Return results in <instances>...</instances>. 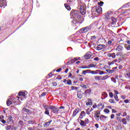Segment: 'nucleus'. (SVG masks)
Instances as JSON below:
<instances>
[{"mask_svg": "<svg viewBox=\"0 0 130 130\" xmlns=\"http://www.w3.org/2000/svg\"><path fill=\"white\" fill-rule=\"evenodd\" d=\"M52 110L53 113H56V112H58V109L55 107H54Z\"/></svg>", "mask_w": 130, "mask_h": 130, "instance_id": "obj_24", "label": "nucleus"}, {"mask_svg": "<svg viewBox=\"0 0 130 130\" xmlns=\"http://www.w3.org/2000/svg\"><path fill=\"white\" fill-rule=\"evenodd\" d=\"M65 8L68 10V11H71V7L69 6L68 4H64Z\"/></svg>", "mask_w": 130, "mask_h": 130, "instance_id": "obj_29", "label": "nucleus"}, {"mask_svg": "<svg viewBox=\"0 0 130 130\" xmlns=\"http://www.w3.org/2000/svg\"><path fill=\"white\" fill-rule=\"evenodd\" d=\"M54 72H55V70H53L51 73H50L48 76L49 77V78H51V77H52L53 75L52 74H53Z\"/></svg>", "mask_w": 130, "mask_h": 130, "instance_id": "obj_41", "label": "nucleus"}, {"mask_svg": "<svg viewBox=\"0 0 130 130\" xmlns=\"http://www.w3.org/2000/svg\"><path fill=\"white\" fill-rule=\"evenodd\" d=\"M109 95L110 98H113V93L112 92H109Z\"/></svg>", "mask_w": 130, "mask_h": 130, "instance_id": "obj_46", "label": "nucleus"}, {"mask_svg": "<svg viewBox=\"0 0 130 130\" xmlns=\"http://www.w3.org/2000/svg\"><path fill=\"white\" fill-rule=\"evenodd\" d=\"M126 48L127 50H130V45H129Z\"/></svg>", "mask_w": 130, "mask_h": 130, "instance_id": "obj_64", "label": "nucleus"}, {"mask_svg": "<svg viewBox=\"0 0 130 130\" xmlns=\"http://www.w3.org/2000/svg\"><path fill=\"white\" fill-rule=\"evenodd\" d=\"M97 107L100 110H102V109L104 108V104L101 103L99 104L97 106Z\"/></svg>", "mask_w": 130, "mask_h": 130, "instance_id": "obj_12", "label": "nucleus"}, {"mask_svg": "<svg viewBox=\"0 0 130 130\" xmlns=\"http://www.w3.org/2000/svg\"><path fill=\"white\" fill-rule=\"evenodd\" d=\"M80 124L81 126H87L86 123L85 122V121H84L83 120H81Z\"/></svg>", "mask_w": 130, "mask_h": 130, "instance_id": "obj_20", "label": "nucleus"}, {"mask_svg": "<svg viewBox=\"0 0 130 130\" xmlns=\"http://www.w3.org/2000/svg\"><path fill=\"white\" fill-rule=\"evenodd\" d=\"M4 116H0V121L1 122H2V123H6V120L4 119Z\"/></svg>", "mask_w": 130, "mask_h": 130, "instance_id": "obj_23", "label": "nucleus"}, {"mask_svg": "<svg viewBox=\"0 0 130 130\" xmlns=\"http://www.w3.org/2000/svg\"><path fill=\"white\" fill-rule=\"evenodd\" d=\"M22 111H24V112H29L30 110L27 109L26 108H23L22 109Z\"/></svg>", "mask_w": 130, "mask_h": 130, "instance_id": "obj_38", "label": "nucleus"}, {"mask_svg": "<svg viewBox=\"0 0 130 130\" xmlns=\"http://www.w3.org/2000/svg\"><path fill=\"white\" fill-rule=\"evenodd\" d=\"M129 119H130V116L129 115L126 116V120H127L128 121H129Z\"/></svg>", "mask_w": 130, "mask_h": 130, "instance_id": "obj_51", "label": "nucleus"}, {"mask_svg": "<svg viewBox=\"0 0 130 130\" xmlns=\"http://www.w3.org/2000/svg\"><path fill=\"white\" fill-rule=\"evenodd\" d=\"M114 98H115L116 101H119V100L118 99V96H117V94H114Z\"/></svg>", "mask_w": 130, "mask_h": 130, "instance_id": "obj_35", "label": "nucleus"}, {"mask_svg": "<svg viewBox=\"0 0 130 130\" xmlns=\"http://www.w3.org/2000/svg\"><path fill=\"white\" fill-rule=\"evenodd\" d=\"M98 4L99 6H100V7H102V6H103V4L104 3L102 2H99Z\"/></svg>", "mask_w": 130, "mask_h": 130, "instance_id": "obj_48", "label": "nucleus"}, {"mask_svg": "<svg viewBox=\"0 0 130 130\" xmlns=\"http://www.w3.org/2000/svg\"><path fill=\"white\" fill-rule=\"evenodd\" d=\"M96 107H97V105L96 104H93L92 108H95Z\"/></svg>", "mask_w": 130, "mask_h": 130, "instance_id": "obj_63", "label": "nucleus"}, {"mask_svg": "<svg viewBox=\"0 0 130 130\" xmlns=\"http://www.w3.org/2000/svg\"><path fill=\"white\" fill-rule=\"evenodd\" d=\"M81 69H89L88 66H82Z\"/></svg>", "mask_w": 130, "mask_h": 130, "instance_id": "obj_58", "label": "nucleus"}, {"mask_svg": "<svg viewBox=\"0 0 130 130\" xmlns=\"http://www.w3.org/2000/svg\"><path fill=\"white\" fill-rule=\"evenodd\" d=\"M86 114H88V115H90V112L88 109L87 110H86Z\"/></svg>", "mask_w": 130, "mask_h": 130, "instance_id": "obj_53", "label": "nucleus"}, {"mask_svg": "<svg viewBox=\"0 0 130 130\" xmlns=\"http://www.w3.org/2000/svg\"><path fill=\"white\" fill-rule=\"evenodd\" d=\"M105 45H98L96 47L97 50H102L103 48H105Z\"/></svg>", "mask_w": 130, "mask_h": 130, "instance_id": "obj_10", "label": "nucleus"}, {"mask_svg": "<svg viewBox=\"0 0 130 130\" xmlns=\"http://www.w3.org/2000/svg\"><path fill=\"white\" fill-rule=\"evenodd\" d=\"M94 117L97 121H99V117L100 119V116H94Z\"/></svg>", "mask_w": 130, "mask_h": 130, "instance_id": "obj_45", "label": "nucleus"}, {"mask_svg": "<svg viewBox=\"0 0 130 130\" xmlns=\"http://www.w3.org/2000/svg\"><path fill=\"white\" fill-rule=\"evenodd\" d=\"M18 95L19 96V97H18V98L20 99H21V98H26V96H27V91H20L18 93Z\"/></svg>", "mask_w": 130, "mask_h": 130, "instance_id": "obj_5", "label": "nucleus"}, {"mask_svg": "<svg viewBox=\"0 0 130 130\" xmlns=\"http://www.w3.org/2000/svg\"><path fill=\"white\" fill-rule=\"evenodd\" d=\"M68 4H71V3H73L74 2H75V0H68Z\"/></svg>", "mask_w": 130, "mask_h": 130, "instance_id": "obj_55", "label": "nucleus"}, {"mask_svg": "<svg viewBox=\"0 0 130 130\" xmlns=\"http://www.w3.org/2000/svg\"><path fill=\"white\" fill-rule=\"evenodd\" d=\"M104 75V72L100 70H96V75Z\"/></svg>", "mask_w": 130, "mask_h": 130, "instance_id": "obj_16", "label": "nucleus"}, {"mask_svg": "<svg viewBox=\"0 0 130 130\" xmlns=\"http://www.w3.org/2000/svg\"><path fill=\"white\" fill-rule=\"evenodd\" d=\"M67 84L68 85H72V80L69 79L67 80Z\"/></svg>", "mask_w": 130, "mask_h": 130, "instance_id": "obj_43", "label": "nucleus"}, {"mask_svg": "<svg viewBox=\"0 0 130 130\" xmlns=\"http://www.w3.org/2000/svg\"><path fill=\"white\" fill-rule=\"evenodd\" d=\"M78 9L82 15H85L86 14V6L80 5L78 6Z\"/></svg>", "mask_w": 130, "mask_h": 130, "instance_id": "obj_4", "label": "nucleus"}, {"mask_svg": "<svg viewBox=\"0 0 130 130\" xmlns=\"http://www.w3.org/2000/svg\"><path fill=\"white\" fill-rule=\"evenodd\" d=\"M6 130H12V126L11 125H8L6 127Z\"/></svg>", "mask_w": 130, "mask_h": 130, "instance_id": "obj_34", "label": "nucleus"}, {"mask_svg": "<svg viewBox=\"0 0 130 130\" xmlns=\"http://www.w3.org/2000/svg\"><path fill=\"white\" fill-rule=\"evenodd\" d=\"M96 64L93 63H91L88 65V69H91V68H95Z\"/></svg>", "mask_w": 130, "mask_h": 130, "instance_id": "obj_25", "label": "nucleus"}, {"mask_svg": "<svg viewBox=\"0 0 130 130\" xmlns=\"http://www.w3.org/2000/svg\"><path fill=\"white\" fill-rule=\"evenodd\" d=\"M45 114H47V115H49V111L48 109L46 108V111H45Z\"/></svg>", "mask_w": 130, "mask_h": 130, "instance_id": "obj_39", "label": "nucleus"}, {"mask_svg": "<svg viewBox=\"0 0 130 130\" xmlns=\"http://www.w3.org/2000/svg\"><path fill=\"white\" fill-rule=\"evenodd\" d=\"M127 7H130V2L127 3L126 4H125L123 6V8H124V9H126V8H127Z\"/></svg>", "mask_w": 130, "mask_h": 130, "instance_id": "obj_30", "label": "nucleus"}, {"mask_svg": "<svg viewBox=\"0 0 130 130\" xmlns=\"http://www.w3.org/2000/svg\"><path fill=\"white\" fill-rule=\"evenodd\" d=\"M111 16H112V12L108 11L107 13L106 14L105 18L107 19L108 20H109V19H110V18L112 17Z\"/></svg>", "mask_w": 130, "mask_h": 130, "instance_id": "obj_9", "label": "nucleus"}, {"mask_svg": "<svg viewBox=\"0 0 130 130\" xmlns=\"http://www.w3.org/2000/svg\"><path fill=\"white\" fill-rule=\"evenodd\" d=\"M100 115V111H96L94 113V116H98Z\"/></svg>", "mask_w": 130, "mask_h": 130, "instance_id": "obj_31", "label": "nucleus"}, {"mask_svg": "<svg viewBox=\"0 0 130 130\" xmlns=\"http://www.w3.org/2000/svg\"><path fill=\"white\" fill-rule=\"evenodd\" d=\"M115 49L117 51H119L120 52H121V51H122L123 50V47H122V46L120 45H118L115 47Z\"/></svg>", "mask_w": 130, "mask_h": 130, "instance_id": "obj_8", "label": "nucleus"}, {"mask_svg": "<svg viewBox=\"0 0 130 130\" xmlns=\"http://www.w3.org/2000/svg\"><path fill=\"white\" fill-rule=\"evenodd\" d=\"M108 44L109 46H111V44H112V41H111V40H109L108 42Z\"/></svg>", "mask_w": 130, "mask_h": 130, "instance_id": "obj_50", "label": "nucleus"}, {"mask_svg": "<svg viewBox=\"0 0 130 130\" xmlns=\"http://www.w3.org/2000/svg\"><path fill=\"white\" fill-rule=\"evenodd\" d=\"M127 115V114L126 113V112H125L123 113L122 116L123 117H124L125 116H126Z\"/></svg>", "mask_w": 130, "mask_h": 130, "instance_id": "obj_57", "label": "nucleus"}, {"mask_svg": "<svg viewBox=\"0 0 130 130\" xmlns=\"http://www.w3.org/2000/svg\"><path fill=\"white\" fill-rule=\"evenodd\" d=\"M91 92H92V90H91V89H87L85 91L84 94H85L86 95H89L91 94Z\"/></svg>", "mask_w": 130, "mask_h": 130, "instance_id": "obj_22", "label": "nucleus"}, {"mask_svg": "<svg viewBox=\"0 0 130 130\" xmlns=\"http://www.w3.org/2000/svg\"><path fill=\"white\" fill-rule=\"evenodd\" d=\"M88 72H91L90 70H87L85 71H82V75H86V74H87V73H88Z\"/></svg>", "mask_w": 130, "mask_h": 130, "instance_id": "obj_32", "label": "nucleus"}, {"mask_svg": "<svg viewBox=\"0 0 130 130\" xmlns=\"http://www.w3.org/2000/svg\"><path fill=\"white\" fill-rule=\"evenodd\" d=\"M81 60V58H80V57H75L74 59H71V62L74 63V62H76V61H77V60Z\"/></svg>", "mask_w": 130, "mask_h": 130, "instance_id": "obj_17", "label": "nucleus"}, {"mask_svg": "<svg viewBox=\"0 0 130 130\" xmlns=\"http://www.w3.org/2000/svg\"><path fill=\"white\" fill-rule=\"evenodd\" d=\"M104 112H105V113H109V112H110V111H109V110L108 109H105L104 110Z\"/></svg>", "mask_w": 130, "mask_h": 130, "instance_id": "obj_44", "label": "nucleus"}, {"mask_svg": "<svg viewBox=\"0 0 130 130\" xmlns=\"http://www.w3.org/2000/svg\"><path fill=\"white\" fill-rule=\"evenodd\" d=\"M79 112H80V110L79 109H75L73 113V116L75 117L76 116V115H77V114H78V113H79Z\"/></svg>", "mask_w": 130, "mask_h": 130, "instance_id": "obj_14", "label": "nucleus"}, {"mask_svg": "<svg viewBox=\"0 0 130 130\" xmlns=\"http://www.w3.org/2000/svg\"><path fill=\"white\" fill-rule=\"evenodd\" d=\"M6 122L7 123H8V124H12L13 122H14V120L13 119V117H12V116L10 115L8 116Z\"/></svg>", "mask_w": 130, "mask_h": 130, "instance_id": "obj_6", "label": "nucleus"}, {"mask_svg": "<svg viewBox=\"0 0 130 130\" xmlns=\"http://www.w3.org/2000/svg\"><path fill=\"white\" fill-rule=\"evenodd\" d=\"M71 16H72L73 18L72 22L75 25H78V24H82L84 21V18L81 17V15L78 14L76 11L71 12Z\"/></svg>", "mask_w": 130, "mask_h": 130, "instance_id": "obj_1", "label": "nucleus"}, {"mask_svg": "<svg viewBox=\"0 0 130 130\" xmlns=\"http://www.w3.org/2000/svg\"><path fill=\"white\" fill-rule=\"evenodd\" d=\"M91 28H92L91 25L83 27L80 29L79 32L80 33H86V32H88L91 30Z\"/></svg>", "mask_w": 130, "mask_h": 130, "instance_id": "obj_3", "label": "nucleus"}, {"mask_svg": "<svg viewBox=\"0 0 130 130\" xmlns=\"http://www.w3.org/2000/svg\"><path fill=\"white\" fill-rule=\"evenodd\" d=\"M92 14L94 15H100L102 14V8L101 7H94L91 9Z\"/></svg>", "mask_w": 130, "mask_h": 130, "instance_id": "obj_2", "label": "nucleus"}, {"mask_svg": "<svg viewBox=\"0 0 130 130\" xmlns=\"http://www.w3.org/2000/svg\"><path fill=\"white\" fill-rule=\"evenodd\" d=\"M52 122V120L50 119L48 122H46L45 124H44V127H46L47 126H49L50 125V123Z\"/></svg>", "mask_w": 130, "mask_h": 130, "instance_id": "obj_13", "label": "nucleus"}, {"mask_svg": "<svg viewBox=\"0 0 130 130\" xmlns=\"http://www.w3.org/2000/svg\"><path fill=\"white\" fill-rule=\"evenodd\" d=\"M13 104V102H12L10 99H9L7 102V106H10Z\"/></svg>", "mask_w": 130, "mask_h": 130, "instance_id": "obj_26", "label": "nucleus"}, {"mask_svg": "<svg viewBox=\"0 0 130 130\" xmlns=\"http://www.w3.org/2000/svg\"><path fill=\"white\" fill-rule=\"evenodd\" d=\"M107 79H108V76L106 75V76H104L103 77H102V81H104V80H106Z\"/></svg>", "mask_w": 130, "mask_h": 130, "instance_id": "obj_40", "label": "nucleus"}, {"mask_svg": "<svg viewBox=\"0 0 130 130\" xmlns=\"http://www.w3.org/2000/svg\"><path fill=\"white\" fill-rule=\"evenodd\" d=\"M124 102L125 103H128V102H129V101L128 99H126L124 101Z\"/></svg>", "mask_w": 130, "mask_h": 130, "instance_id": "obj_62", "label": "nucleus"}, {"mask_svg": "<svg viewBox=\"0 0 130 130\" xmlns=\"http://www.w3.org/2000/svg\"><path fill=\"white\" fill-rule=\"evenodd\" d=\"M85 121L86 124H88V123H89L90 122V121H89V119L88 118H86L85 119Z\"/></svg>", "mask_w": 130, "mask_h": 130, "instance_id": "obj_49", "label": "nucleus"}, {"mask_svg": "<svg viewBox=\"0 0 130 130\" xmlns=\"http://www.w3.org/2000/svg\"><path fill=\"white\" fill-rule=\"evenodd\" d=\"M54 107V106H50L49 107V109H51V110H52V109H53V108Z\"/></svg>", "mask_w": 130, "mask_h": 130, "instance_id": "obj_59", "label": "nucleus"}, {"mask_svg": "<svg viewBox=\"0 0 130 130\" xmlns=\"http://www.w3.org/2000/svg\"><path fill=\"white\" fill-rule=\"evenodd\" d=\"M109 102H110V103H115V102H114V99H110V100H109Z\"/></svg>", "mask_w": 130, "mask_h": 130, "instance_id": "obj_54", "label": "nucleus"}, {"mask_svg": "<svg viewBox=\"0 0 130 130\" xmlns=\"http://www.w3.org/2000/svg\"><path fill=\"white\" fill-rule=\"evenodd\" d=\"M91 56H92V54H91L90 52H88L86 53L84 55V57L85 59H89L91 58Z\"/></svg>", "mask_w": 130, "mask_h": 130, "instance_id": "obj_7", "label": "nucleus"}, {"mask_svg": "<svg viewBox=\"0 0 130 130\" xmlns=\"http://www.w3.org/2000/svg\"><path fill=\"white\" fill-rule=\"evenodd\" d=\"M41 96H46V92H43V93L41 94Z\"/></svg>", "mask_w": 130, "mask_h": 130, "instance_id": "obj_61", "label": "nucleus"}, {"mask_svg": "<svg viewBox=\"0 0 130 130\" xmlns=\"http://www.w3.org/2000/svg\"><path fill=\"white\" fill-rule=\"evenodd\" d=\"M106 72H107V73H109V74H112V73L114 72V70H107Z\"/></svg>", "mask_w": 130, "mask_h": 130, "instance_id": "obj_42", "label": "nucleus"}, {"mask_svg": "<svg viewBox=\"0 0 130 130\" xmlns=\"http://www.w3.org/2000/svg\"><path fill=\"white\" fill-rule=\"evenodd\" d=\"M111 20H112V24L113 25L117 22V20L116 19H115L114 17H111Z\"/></svg>", "mask_w": 130, "mask_h": 130, "instance_id": "obj_21", "label": "nucleus"}, {"mask_svg": "<svg viewBox=\"0 0 130 130\" xmlns=\"http://www.w3.org/2000/svg\"><path fill=\"white\" fill-rule=\"evenodd\" d=\"M94 79H95V80H96L97 81H100V80H102V77H101V76H95Z\"/></svg>", "mask_w": 130, "mask_h": 130, "instance_id": "obj_28", "label": "nucleus"}, {"mask_svg": "<svg viewBox=\"0 0 130 130\" xmlns=\"http://www.w3.org/2000/svg\"><path fill=\"white\" fill-rule=\"evenodd\" d=\"M90 73H91V74H92V75H96V70L95 71H91L90 70V71H89Z\"/></svg>", "mask_w": 130, "mask_h": 130, "instance_id": "obj_47", "label": "nucleus"}, {"mask_svg": "<svg viewBox=\"0 0 130 130\" xmlns=\"http://www.w3.org/2000/svg\"><path fill=\"white\" fill-rule=\"evenodd\" d=\"M107 56L109 57H112V58H115L116 55L114 53H113L112 54L109 53L107 54Z\"/></svg>", "mask_w": 130, "mask_h": 130, "instance_id": "obj_18", "label": "nucleus"}, {"mask_svg": "<svg viewBox=\"0 0 130 130\" xmlns=\"http://www.w3.org/2000/svg\"><path fill=\"white\" fill-rule=\"evenodd\" d=\"M6 6L7 2L6 1V0H2L0 1V7H4V8H5V7H6Z\"/></svg>", "mask_w": 130, "mask_h": 130, "instance_id": "obj_11", "label": "nucleus"}, {"mask_svg": "<svg viewBox=\"0 0 130 130\" xmlns=\"http://www.w3.org/2000/svg\"><path fill=\"white\" fill-rule=\"evenodd\" d=\"M80 87H81V88H84V89H88L89 88V86H88V85L83 84H81Z\"/></svg>", "mask_w": 130, "mask_h": 130, "instance_id": "obj_27", "label": "nucleus"}, {"mask_svg": "<svg viewBox=\"0 0 130 130\" xmlns=\"http://www.w3.org/2000/svg\"><path fill=\"white\" fill-rule=\"evenodd\" d=\"M84 116H86V112L83 111L80 113L79 118H80V119H83V117H84Z\"/></svg>", "mask_w": 130, "mask_h": 130, "instance_id": "obj_15", "label": "nucleus"}, {"mask_svg": "<svg viewBox=\"0 0 130 130\" xmlns=\"http://www.w3.org/2000/svg\"><path fill=\"white\" fill-rule=\"evenodd\" d=\"M108 97V94L106 92H103L102 93V99H105V98H107Z\"/></svg>", "mask_w": 130, "mask_h": 130, "instance_id": "obj_19", "label": "nucleus"}, {"mask_svg": "<svg viewBox=\"0 0 130 130\" xmlns=\"http://www.w3.org/2000/svg\"><path fill=\"white\" fill-rule=\"evenodd\" d=\"M100 59L98 57H96L95 58H94V60H96V61H98V60H100Z\"/></svg>", "mask_w": 130, "mask_h": 130, "instance_id": "obj_60", "label": "nucleus"}, {"mask_svg": "<svg viewBox=\"0 0 130 130\" xmlns=\"http://www.w3.org/2000/svg\"><path fill=\"white\" fill-rule=\"evenodd\" d=\"M122 122L123 124H126L127 123L126 122V119L125 118H123L122 119Z\"/></svg>", "mask_w": 130, "mask_h": 130, "instance_id": "obj_33", "label": "nucleus"}, {"mask_svg": "<svg viewBox=\"0 0 130 130\" xmlns=\"http://www.w3.org/2000/svg\"><path fill=\"white\" fill-rule=\"evenodd\" d=\"M28 123L29 124H33V123H34V121L30 120V121H28Z\"/></svg>", "mask_w": 130, "mask_h": 130, "instance_id": "obj_52", "label": "nucleus"}, {"mask_svg": "<svg viewBox=\"0 0 130 130\" xmlns=\"http://www.w3.org/2000/svg\"><path fill=\"white\" fill-rule=\"evenodd\" d=\"M104 118H107V117L104 116V115H101L100 116V120H103Z\"/></svg>", "mask_w": 130, "mask_h": 130, "instance_id": "obj_37", "label": "nucleus"}, {"mask_svg": "<svg viewBox=\"0 0 130 130\" xmlns=\"http://www.w3.org/2000/svg\"><path fill=\"white\" fill-rule=\"evenodd\" d=\"M111 80L113 83H116V80H115V78H111Z\"/></svg>", "mask_w": 130, "mask_h": 130, "instance_id": "obj_56", "label": "nucleus"}, {"mask_svg": "<svg viewBox=\"0 0 130 130\" xmlns=\"http://www.w3.org/2000/svg\"><path fill=\"white\" fill-rule=\"evenodd\" d=\"M77 96H78V98H79V99H81L82 96V94H81V92L77 93Z\"/></svg>", "mask_w": 130, "mask_h": 130, "instance_id": "obj_36", "label": "nucleus"}]
</instances>
